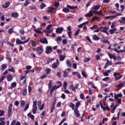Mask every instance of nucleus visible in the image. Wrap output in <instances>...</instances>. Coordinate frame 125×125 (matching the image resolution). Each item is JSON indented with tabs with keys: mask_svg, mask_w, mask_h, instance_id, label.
I'll use <instances>...</instances> for the list:
<instances>
[{
	"mask_svg": "<svg viewBox=\"0 0 125 125\" xmlns=\"http://www.w3.org/2000/svg\"><path fill=\"white\" fill-rule=\"evenodd\" d=\"M38 101L37 100H35L33 102V109H32V112L33 114H36L37 111L38 110V107H37V103Z\"/></svg>",
	"mask_w": 125,
	"mask_h": 125,
	"instance_id": "obj_1",
	"label": "nucleus"
},
{
	"mask_svg": "<svg viewBox=\"0 0 125 125\" xmlns=\"http://www.w3.org/2000/svg\"><path fill=\"white\" fill-rule=\"evenodd\" d=\"M12 104H10L8 108V117L10 118L12 115Z\"/></svg>",
	"mask_w": 125,
	"mask_h": 125,
	"instance_id": "obj_2",
	"label": "nucleus"
},
{
	"mask_svg": "<svg viewBox=\"0 0 125 125\" xmlns=\"http://www.w3.org/2000/svg\"><path fill=\"white\" fill-rule=\"evenodd\" d=\"M52 47L50 46H47L45 49L46 54H50V52H53Z\"/></svg>",
	"mask_w": 125,
	"mask_h": 125,
	"instance_id": "obj_3",
	"label": "nucleus"
},
{
	"mask_svg": "<svg viewBox=\"0 0 125 125\" xmlns=\"http://www.w3.org/2000/svg\"><path fill=\"white\" fill-rule=\"evenodd\" d=\"M67 29L68 30V32H67V34H68V36L69 38V39H71V38H72V28L71 27V26H68L67 27Z\"/></svg>",
	"mask_w": 125,
	"mask_h": 125,
	"instance_id": "obj_4",
	"label": "nucleus"
},
{
	"mask_svg": "<svg viewBox=\"0 0 125 125\" xmlns=\"http://www.w3.org/2000/svg\"><path fill=\"white\" fill-rule=\"evenodd\" d=\"M100 104L101 105V109H103V111H106H106H110V107H109L108 105L106 106L105 107H104L102 103H101V102H100Z\"/></svg>",
	"mask_w": 125,
	"mask_h": 125,
	"instance_id": "obj_5",
	"label": "nucleus"
},
{
	"mask_svg": "<svg viewBox=\"0 0 125 125\" xmlns=\"http://www.w3.org/2000/svg\"><path fill=\"white\" fill-rule=\"evenodd\" d=\"M64 30V28L59 27L56 29V33L57 34H62Z\"/></svg>",
	"mask_w": 125,
	"mask_h": 125,
	"instance_id": "obj_6",
	"label": "nucleus"
},
{
	"mask_svg": "<svg viewBox=\"0 0 125 125\" xmlns=\"http://www.w3.org/2000/svg\"><path fill=\"white\" fill-rule=\"evenodd\" d=\"M73 111L77 118H80V117L81 116V114H80V111H79V109L78 108H75Z\"/></svg>",
	"mask_w": 125,
	"mask_h": 125,
	"instance_id": "obj_7",
	"label": "nucleus"
},
{
	"mask_svg": "<svg viewBox=\"0 0 125 125\" xmlns=\"http://www.w3.org/2000/svg\"><path fill=\"white\" fill-rule=\"evenodd\" d=\"M40 42H41V43H42V44H47L48 43V42L47 41V39L46 38H44L43 39H40L39 40Z\"/></svg>",
	"mask_w": 125,
	"mask_h": 125,
	"instance_id": "obj_8",
	"label": "nucleus"
},
{
	"mask_svg": "<svg viewBox=\"0 0 125 125\" xmlns=\"http://www.w3.org/2000/svg\"><path fill=\"white\" fill-rule=\"evenodd\" d=\"M107 55H108L110 59H113L114 61H116V60H117V58L116 57V56L114 54H111L110 53H108Z\"/></svg>",
	"mask_w": 125,
	"mask_h": 125,
	"instance_id": "obj_9",
	"label": "nucleus"
},
{
	"mask_svg": "<svg viewBox=\"0 0 125 125\" xmlns=\"http://www.w3.org/2000/svg\"><path fill=\"white\" fill-rule=\"evenodd\" d=\"M93 13L94 14H99V15H100L101 14H100V13H99V12H95V11H93V10H90V11H89V12H88V14H89V15L90 16H92V15H93Z\"/></svg>",
	"mask_w": 125,
	"mask_h": 125,
	"instance_id": "obj_10",
	"label": "nucleus"
},
{
	"mask_svg": "<svg viewBox=\"0 0 125 125\" xmlns=\"http://www.w3.org/2000/svg\"><path fill=\"white\" fill-rule=\"evenodd\" d=\"M58 88H57V85H54L51 89L50 91V95H52V93H53V91H54L55 90L57 89Z\"/></svg>",
	"mask_w": 125,
	"mask_h": 125,
	"instance_id": "obj_11",
	"label": "nucleus"
},
{
	"mask_svg": "<svg viewBox=\"0 0 125 125\" xmlns=\"http://www.w3.org/2000/svg\"><path fill=\"white\" fill-rule=\"evenodd\" d=\"M124 85H125V83L124 82H122L118 85H116V87H118V90H120V89H122V88L123 86H124Z\"/></svg>",
	"mask_w": 125,
	"mask_h": 125,
	"instance_id": "obj_12",
	"label": "nucleus"
},
{
	"mask_svg": "<svg viewBox=\"0 0 125 125\" xmlns=\"http://www.w3.org/2000/svg\"><path fill=\"white\" fill-rule=\"evenodd\" d=\"M9 5H10V2L8 1L5 3V5H2V7L5 9L6 8H7Z\"/></svg>",
	"mask_w": 125,
	"mask_h": 125,
	"instance_id": "obj_13",
	"label": "nucleus"
},
{
	"mask_svg": "<svg viewBox=\"0 0 125 125\" xmlns=\"http://www.w3.org/2000/svg\"><path fill=\"white\" fill-rule=\"evenodd\" d=\"M119 97H123V94H122L121 93L117 94V95L116 94H114V99H115V100L119 99Z\"/></svg>",
	"mask_w": 125,
	"mask_h": 125,
	"instance_id": "obj_14",
	"label": "nucleus"
},
{
	"mask_svg": "<svg viewBox=\"0 0 125 125\" xmlns=\"http://www.w3.org/2000/svg\"><path fill=\"white\" fill-rule=\"evenodd\" d=\"M55 10V8H53V7H48V13H52L53 11Z\"/></svg>",
	"mask_w": 125,
	"mask_h": 125,
	"instance_id": "obj_15",
	"label": "nucleus"
},
{
	"mask_svg": "<svg viewBox=\"0 0 125 125\" xmlns=\"http://www.w3.org/2000/svg\"><path fill=\"white\" fill-rule=\"evenodd\" d=\"M92 8L93 9V10H95L96 11H97V10H99V8H100V4H98L97 5L93 6Z\"/></svg>",
	"mask_w": 125,
	"mask_h": 125,
	"instance_id": "obj_16",
	"label": "nucleus"
},
{
	"mask_svg": "<svg viewBox=\"0 0 125 125\" xmlns=\"http://www.w3.org/2000/svg\"><path fill=\"white\" fill-rule=\"evenodd\" d=\"M37 51L39 54H42V47L40 46L37 48Z\"/></svg>",
	"mask_w": 125,
	"mask_h": 125,
	"instance_id": "obj_17",
	"label": "nucleus"
},
{
	"mask_svg": "<svg viewBox=\"0 0 125 125\" xmlns=\"http://www.w3.org/2000/svg\"><path fill=\"white\" fill-rule=\"evenodd\" d=\"M66 7H67L69 9H73V10H74V9H76L78 8V6H72L71 5H67L66 6Z\"/></svg>",
	"mask_w": 125,
	"mask_h": 125,
	"instance_id": "obj_18",
	"label": "nucleus"
},
{
	"mask_svg": "<svg viewBox=\"0 0 125 125\" xmlns=\"http://www.w3.org/2000/svg\"><path fill=\"white\" fill-rule=\"evenodd\" d=\"M68 107H70L73 110H74L75 109V104H74L73 103H70L68 104Z\"/></svg>",
	"mask_w": 125,
	"mask_h": 125,
	"instance_id": "obj_19",
	"label": "nucleus"
},
{
	"mask_svg": "<svg viewBox=\"0 0 125 125\" xmlns=\"http://www.w3.org/2000/svg\"><path fill=\"white\" fill-rule=\"evenodd\" d=\"M93 40H94V41H99V40H100V38L97 36L96 34H95L93 36Z\"/></svg>",
	"mask_w": 125,
	"mask_h": 125,
	"instance_id": "obj_20",
	"label": "nucleus"
},
{
	"mask_svg": "<svg viewBox=\"0 0 125 125\" xmlns=\"http://www.w3.org/2000/svg\"><path fill=\"white\" fill-rule=\"evenodd\" d=\"M59 57H60V61H64V60H65V58H66L65 56H63L62 55H60Z\"/></svg>",
	"mask_w": 125,
	"mask_h": 125,
	"instance_id": "obj_21",
	"label": "nucleus"
},
{
	"mask_svg": "<svg viewBox=\"0 0 125 125\" xmlns=\"http://www.w3.org/2000/svg\"><path fill=\"white\" fill-rule=\"evenodd\" d=\"M7 81L10 82L13 79L12 75L11 74L8 75L7 76Z\"/></svg>",
	"mask_w": 125,
	"mask_h": 125,
	"instance_id": "obj_22",
	"label": "nucleus"
},
{
	"mask_svg": "<svg viewBox=\"0 0 125 125\" xmlns=\"http://www.w3.org/2000/svg\"><path fill=\"white\" fill-rule=\"evenodd\" d=\"M28 117H29V118H30L31 119V120H34L35 119V116H34V115H32L31 112H29L27 114Z\"/></svg>",
	"mask_w": 125,
	"mask_h": 125,
	"instance_id": "obj_23",
	"label": "nucleus"
},
{
	"mask_svg": "<svg viewBox=\"0 0 125 125\" xmlns=\"http://www.w3.org/2000/svg\"><path fill=\"white\" fill-rule=\"evenodd\" d=\"M30 42H31V46H33V47H36L37 42H36L35 41H34V40H31Z\"/></svg>",
	"mask_w": 125,
	"mask_h": 125,
	"instance_id": "obj_24",
	"label": "nucleus"
},
{
	"mask_svg": "<svg viewBox=\"0 0 125 125\" xmlns=\"http://www.w3.org/2000/svg\"><path fill=\"white\" fill-rule=\"evenodd\" d=\"M62 11L64 13H68L70 12V9H69L68 8H64L62 9Z\"/></svg>",
	"mask_w": 125,
	"mask_h": 125,
	"instance_id": "obj_25",
	"label": "nucleus"
},
{
	"mask_svg": "<svg viewBox=\"0 0 125 125\" xmlns=\"http://www.w3.org/2000/svg\"><path fill=\"white\" fill-rule=\"evenodd\" d=\"M121 19L122 21L121 20H118V21L121 23L125 24V17H123L121 18Z\"/></svg>",
	"mask_w": 125,
	"mask_h": 125,
	"instance_id": "obj_26",
	"label": "nucleus"
},
{
	"mask_svg": "<svg viewBox=\"0 0 125 125\" xmlns=\"http://www.w3.org/2000/svg\"><path fill=\"white\" fill-rule=\"evenodd\" d=\"M18 13H12L11 14L12 17H14V18H17L19 16Z\"/></svg>",
	"mask_w": 125,
	"mask_h": 125,
	"instance_id": "obj_27",
	"label": "nucleus"
},
{
	"mask_svg": "<svg viewBox=\"0 0 125 125\" xmlns=\"http://www.w3.org/2000/svg\"><path fill=\"white\" fill-rule=\"evenodd\" d=\"M17 83H16V82H13L11 84V88H14L15 87H16V85H17Z\"/></svg>",
	"mask_w": 125,
	"mask_h": 125,
	"instance_id": "obj_28",
	"label": "nucleus"
},
{
	"mask_svg": "<svg viewBox=\"0 0 125 125\" xmlns=\"http://www.w3.org/2000/svg\"><path fill=\"white\" fill-rule=\"evenodd\" d=\"M30 37H28V39L24 42L21 41V44H24L25 43H27V42H29L30 41Z\"/></svg>",
	"mask_w": 125,
	"mask_h": 125,
	"instance_id": "obj_29",
	"label": "nucleus"
},
{
	"mask_svg": "<svg viewBox=\"0 0 125 125\" xmlns=\"http://www.w3.org/2000/svg\"><path fill=\"white\" fill-rule=\"evenodd\" d=\"M66 65L69 68H71L72 67V62L70 61H66Z\"/></svg>",
	"mask_w": 125,
	"mask_h": 125,
	"instance_id": "obj_30",
	"label": "nucleus"
},
{
	"mask_svg": "<svg viewBox=\"0 0 125 125\" xmlns=\"http://www.w3.org/2000/svg\"><path fill=\"white\" fill-rule=\"evenodd\" d=\"M58 64H57V63H56V62H54L52 65V67L53 68V69H56V68H57V67H58Z\"/></svg>",
	"mask_w": 125,
	"mask_h": 125,
	"instance_id": "obj_31",
	"label": "nucleus"
},
{
	"mask_svg": "<svg viewBox=\"0 0 125 125\" xmlns=\"http://www.w3.org/2000/svg\"><path fill=\"white\" fill-rule=\"evenodd\" d=\"M80 105H81V102H77L75 104V109H79V107H80Z\"/></svg>",
	"mask_w": 125,
	"mask_h": 125,
	"instance_id": "obj_32",
	"label": "nucleus"
},
{
	"mask_svg": "<svg viewBox=\"0 0 125 125\" xmlns=\"http://www.w3.org/2000/svg\"><path fill=\"white\" fill-rule=\"evenodd\" d=\"M6 68H7V65L5 63L1 65V70H2V71H3V70H5Z\"/></svg>",
	"mask_w": 125,
	"mask_h": 125,
	"instance_id": "obj_33",
	"label": "nucleus"
},
{
	"mask_svg": "<svg viewBox=\"0 0 125 125\" xmlns=\"http://www.w3.org/2000/svg\"><path fill=\"white\" fill-rule=\"evenodd\" d=\"M46 6V5L44 3H42L41 5H40V8L41 9H43L44 7Z\"/></svg>",
	"mask_w": 125,
	"mask_h": 125,
	"instance_id": "obj_34",
	"label": "nucleus"
},
{
	"mask_svg": "<svg viewBox=\"0 0 125 125\" xmlns=\"http://www.w3.org/2000/svg\"><path fill=\"white\" fill-rule=\"evenodd\" d=\"M46 72V75H49L50 74V72H51V69L50 68H47L45 70Z\"/></svg>",
	"mask_w": 125,
	"mask_h": 125,
	"instance_id": "obj_35",
	"label": "nucleus"
},
{
	"mask_svg": "<svg viewBox=\"0 0 125 125\" xmlns=\"http://www.w3.org/2000/svg\"><path fill=\"white\" fill-rule=\"evenodd\" d=\"M57 84H59V85L57 86V87L58 88H60V87H61V86H62V83H61V82L57 81Z\"/></svg>",
	"mask_w": 125,
	"mask_h": 125,
	"instance_id": "obj_36",
	"label": "nucleus"
},
{
	"mask_svg": "<svg viewBox=\"0 0 125 125\" xmlns=\"http://www.w3.org/2000/svg\"><path fill=\"white\" fill-rule=\"evenodd\" d=\"M115 32H116V28L111 29L109 30V33L111 35H113Z\"/></svg>",
	"mask_w": 125,
	"mask_h": 125,
	"instance_id": "obj_37",
	"label": "nucleus"
},
{
	"mask_svg": "<svg viewBox=\"0 0 125 125\" xmlns=\"http://www.w3.org/2000/svg\"><path fill=\"white\" fill-rule=\"evenodd\" d=\"M22 95L23 96H26V95H27V88L23 89Z\"/></svg>",
	"mask_w": 125,
	"mask_h": 125,
	"instance_id": "obj_38",
	"label": "nucleus"
},
{
	"mask_svg": "<svg viewBox=\"0 0 125 125\" xmlns=\"http://www.w3.org/2000/svg\"><path fill=\"white\" fill-rule=\"evenodd\" d=\"M85 39L86 41L89 42H90V43H93L92 41H91V40H90V38H89V36H86Z\"/></svg>",
	"mask_w": 125,
	"mask_h": 125,
	"instance_id": "obj_39",
	"label": "nucleus"
},
{
	"mask_svg": "<svg viewBox=\"0 0 125 125\" xmlns=\"http://www.w3.org/2000/svg\"><path fill=\"white\" fill-rule=\"evenodd\" d=\"M63 77L64 78H67V77H68V72H67L66 71H63Z\"/></svg>",
	"mask_w": 125,
	"mask_h": 125,
	"instance_id": "obj_40",
	"label": "nucleus"
},
{
	"mask_svg": "<svg viewBox=\"0 0 125 125\" xmlns=\"http://www.w3.org/2000/svg\"><path fill=\"white\" fill-rule=\"evenodd\" d=\"M101 42L104 43H108V44H110V42L108 40H101Z\"/></svg>",
	"mask_w": 125,
	"mask_h": 125,
	"instance_id": "obj_41",
	"label": "nucleus"
},
{
	"mask_svg": "<svg viewBox=\"0 0 125 125\" xmlns=\"http://www.w3.org/2000/svg\"><path fill=\"white\" fill-rule=\"evenodd\" d=\"M63 88L64 89H67V86H68V84H67V83L66 82H64L63 83Z\"/></svg>",
	"mask_w": 125,
	"mask_h": 125,
	"instance_id": "obj_42",
	"label": "nucleus"
},
{
	"mask_svg": "<svg viewBox=\"0 0 125 125\" xmlns=\"http://www.w3.org/2000/svg\"><path fill=\"white\" fill-rule=\"evenodd\" d=\"M5 113V111L4 110H0V117L3 116Z\"/></svg>",
	"mask_w": 125,
	"mask_h": 125,
	"instance_id": "obj_43",
	"label": "nucleus"
},
{
	"mask_svg": "<svg viewBox=\"0 0 125 125\" xmlns=\"http://www.w3.org/2000/svg\"><path fill=\"white\" fill-rule=\"evenodd\" d=\"M97 28V25L96 24H94L93 25H92V27H90V29H91V30H94L95 29H96Z\"/></svg>",
	"mask_w": 125,
	"mask_h": 125,
	"instance_id": "obj_44",
	"label": "nucleus"
},
{
	"mask_svg": "<svg viewBox=\"0 0 125 125\" xmlns=\"http://www.w3.org/2000/svg\"><path fill=\"white\" fill-rule=\"evenodd\" d=\"M16 42L17 44H21V41L18 38L16 39Z\"/></svg>",
	"mask_w": 125,
	"mask_h": 125,
	"instance_id": "obj_45",
	"label": "nucleus"
},
{
	"mask_svg": "<svg viewBox=\"0 0 125 125\" xmlns=\"http://www.w3.org/2000/svg\"><path fill=\"white\" fill-rule=\"evenodd\" d=\"M34 32H35V33H37V34H42V32L39 29H34Z\"/></svg>",
	"mask_w": 125,
	"mask_h": 125,
	"instance_id": "obj_46",
	"label": "nucleus"
},
{
	"mask_svg": "<svg viewBox=\"0 0 125 125\" xmlns=\"http://www.w3.org/2000/svg\"><path fill=\"white\" fill-rule=\"evenodd\" d=\"M9 34H13V28H10L8 30Z\"/></svg>",
	"mask_w": 125,
	"mask_h": 125,
	"instance_id": "obj_47",
	"label": "nucleus"
},
{
	"mask_svg": "<svg viewBox=\"0 0 125 125\" xmlns=\"http://www.w3.org/2000/svg\"><path fill=\"white\" fill-rule=\"evenodd\" d=\"M5 78H6V77L5 76H3L1 77L0 79V83L3 81H4V79H5Z\"/></svg>",
	"mask_w": 125,
	"mask_h": 125,
	"instance_id": "obj_48",
	"label": "nucleus"
},
{
	"mask_svg": "<svg viewBox=\"0 0 125 125\" xmlns=\"http://www.w3.org/2000/svg\"><path fill=\"white\" fill-rule=\"evenodd\" d=\"M48 87L49 89H50L52 87V84H51V81H50L48 84Z\"/></svg>",
	"mask_w": 125,
	"mask_h": 125,
	"instance_id": "obj_49",
	"label": "nucleus"
},
{
	"mask_svg": "<svg viewBox=\"0 0 125 125\" xmlns=\"http://www.w3.org/2000/svg\"><path fill=\"white\" fill-rule=\"evenodd\" d=\"M24 106H25V101H21V107H24Z\"/></svg>",
	"mask_w": 125,
	"mask_h": 125,
	"instance_id": "obj_50",
	"label": "nucleus"
},
{
	"mask_svg": "<svg viewBox=\"0 0 125 125\" xmlns=\"http://www.w3.org/2000/svg\"><path fill=\"white\" fill-rule=\"evenodd\" d=\"M29 5V1L26 0L25 2L23 4V6L26 7V6H28Z\"/></svg>",
	"mask_w": 125,
	"mask_h": 125,
	"instance_id": "obj_51",
	"label": "nucleus"
},
{
	"mask_svg": "<svg viewBox=\"0 0 125 125\" xmlns=\"http://www.w3.org/2000/svg\"><path fill=\"white\" fill-rule=\"evenodd\" d=\"M20 33L21 35H24V34H25V31H24L23 29H20Z\"/></svg>",
	"mask_w": 125,
	"mask_h": 125,
	"instance_id": "obj_52",
	"label": "nucleus"
},
{
	"mask_svg": "<svg viewBox=\"0 0 125 125\" xmlns=\"http://www.w3.org/2000/svg\"><path fill=\"white\" fill-rule=\"evenodd\" d=\"M113 74V76L114 77H117V76H119V75H121V73L120 72H114Z\"/></svg>",
	"mask_w": 125,
	"mask_h": 125,
	"instance_id": "obj_53",
	"label": "nucleus"
},
{
	"mask_svg": "<svg viewBox=\"0 0 125 125\" xmlns=\"http://www.w3.org/2000/svg\"><path fill=\"white\" fill-rule=\"evenodd\" d=\"M44 107V104H42L39 108L40 111H42V110H43Z\"/></svg>",
	"mask_w": 125,
	"mask_h": 125,
	"instance_id": "obj_54",
	"label": "nucleus"
},
{
	"mask_svg": "<svg viewBox=\"0 0 125 125\" xmlns=\"http://www.w3.org/2000/svg\"><path fill=\"white\" fill-rule=\"evenodd\" d=\"M71 89H72V91H76V89L75 87H74V85H71L70 86Z\"/></svg>",
	"mask_w": 125,
	"mask_h": 125,
	"instance_id": "obj_55",
	"label": "nucleus"
},
{
	"mask_svg": "<svg viewBox=\"0 0 125 125\" xmlns=\"http://www.w3.org/2000/svg\"><path fill=\"white\" fill-rule=\"evenodd\" d=\"M81 31V29H78L77 31H76L74 34V36H78L79 35V33H80V31Z\"/></svg>",
	"mask_w": 125,
	"mask_h": 125,
	"instance_id": "obj_56",
	"label": "nucleus"
},
{
	"mask_svg": "<svg viewBox=\"0 0 125 125\" xmlns=\"http://www.w3.org/2000/svg\"><path fill=\"white\" fill-rule=\"evenodd\" d=\"M54 5L55 7H59V2H55Z\"/></svg>",
	"mask_w": 125,
	"mask_h": 125,
	"instance_id": "obj_57",
	"label": "nucleus"
},
{
	"mask_svg": "<svg viewBox=\"0 0 125 125\" xmlns=\"http://www.w3.org/2000/svg\"><path fill=\"white\" fill-rule=\"evenodd\" d=\"M82 75L83 77H84V78H86L87 76L85 74V72L84 71L82 72Z\"/></svg>",
	"mask_w": 125,
	"mask_h": 125,
	"instance_id": "obj_58",
	"label": "nucleus"
},
{
	"mask_svg": "<svg viewBox=\"0 0 125 125\" xmlns=\"http://www.w3.org/2000/svg\"><path fill=\"white\" fill-rule=\"evenodd\" d=\"M101 32H103V33H105V34H106V35H109V33H108V31H107V30H101Z\"/></svg>",
	"mask_w": 125,
	"mask_h": 125,
	"instance_id": "obj_59",
	"label": "nucleus"
},
{
	"mask_svg": "<svg viewBox=\"0 0 125 125\" xmlns=\"http://www.w3.org/2000/svg\"><path fill=\"white\" fill-rule=\"evenodd\" d=\"M60 41H62V38H61V36H59L56 39V42H60Z\"/></svg>",
	"mask_w": 125,
	"mask_h": 125,
	"instance_id": "obj_60",
	"label": "nucleus"
},
{
	"mask_svg": "<svg viewBox=\"0 0 125 125\" xmlns=\"http://www.w3.org/2000/svg\"><path fill=\"white\" fill-rule=\"evenodd\" d=\"M29 104H27L25 107H24V111H26V110H28V109H29Z\"/></svg>",
	"mask_w": 125,
	"mask_h": 125,
	"instance_id": "obj_61",
	"label": "nucleus"
},
{
	"mask_svg": "<svg viewBox=\"0 0 125 125\" xmlns=\"http://www.w3.org/2000/svg\"><path fill=\"white\" fill-rule=\"evenodd\" d=\"M123 78V75H121L120 77H118L117 76L115 77V81H118V80H120Z\"/></svg>",
	"mask_w": 125,
	"mask_h": 125,
	"instance_id": "obj_62",
	"label": "nucleus"
},
{
	"mask_svg": "<svg viewBox=\"0 0 125 125\" xmlns=\"http://www.w3.org/2000/svg\"><path fill=\"white\" fill-rule=\"evenodd\" d=\"M54 109H55V106H53L52 105L51 107L50 113H53V111H54Z\"/></svg>",
	"mask_w": 125,
	"mask_h": 125,
	"instance_id": "obj_63",
	"label": "nucleus"
},
{
	"mask_svg": "<svg viewBox=\"0 0 125 125\" xmlns=\"http://www.w3.org/2000/svg\"><path fill=\"white\" fill-rule=\"evenodd\" d=\"M80 97L81 99L83 100L84 99V95L83 94H81L80 95Z\"/></svg>",
	"mask_w": 125,
	"mask_h": 125,
	"instance_id": "obj_64",
	"label": "nucleus"
}]
</instances>
